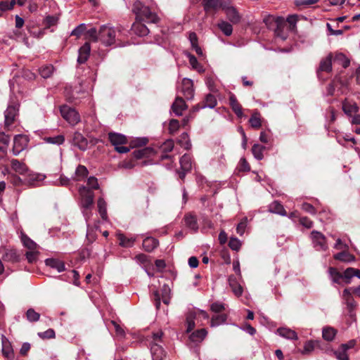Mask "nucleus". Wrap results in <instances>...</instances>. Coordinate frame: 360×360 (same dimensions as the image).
<instances>
[{"label":"nucleus","instance_id":"338daca9","mask_svg":"<svg viewBox=\"0 0 360 360\" xmlns=\"http://www.w3.org/2000/svg\"><path fill=\"white\" fill-rule=\"evenodd\" d=\"M247 223H248V219L245 217V218H243L240 221V222L238 224L236 231H237V233L238 234H240V236H242L244 233L245 229L247 226Z\"/></svg>","mask_w":360,"mask_h":360},{"label":"nucleus","instance_id":"6ab92c4d","mask_svg":"<svg viewBox=\"0 0 360 360\" xmlns=\"http://www.w3.org/2000/svg\"><path fill=\"white\" fill-rule=\"evenodd\" d=\"M25 25H27L28 32L34 37H40L44 34V32L37 26L38 24H15V27L18 30L23 27Z\"/></svg>","mask_w":360,"mask_h":360},{"label":"nucleus","instance_id":"ea45409f","mask_svg":"<svg viewBox=\"0 0 360 360\" xmlns=\"http://www.w3.org/2000/svg\"><path fill=\"white\" fill-rule=\"evenodd\" d=\"M177 142L186 150H189L191 148V143L188 134L186 132H184L181 134Z\"/></svg>","mask_w":360,"mask_h":360},{"label":"nucleus","instance_id":"de8ad7c7","mask_svg":"<svg viewBox=\"0 0 360 360\" xmlns=\"http://www.w3.org/2000/svg\"><path fill=\"white\" fill-rule=\"evenodd\" d=\"M44 141L46 143L59 146L64 143L65 138L63 135H58L53 137H45Z\"/></svg>","mask_w":360,"mask_h":360},{"label":"nucleus","instance_id":"09e8293b","mask_svg":"<svg viewBox=\"0 0 360 360\" xmlns=\"http://www.w3.org/2000/svg\"><path fill=\"white\" fill-rule=\"evenodd\" d=\"M53 67L51 65H46L39 68V74L43 78H49L53 72Z\"/></svg>","mask_w":360,"mask_h":360},{"label":"nucleus","instance_id":"f704fd0d","mask_svg":"<svg viewBox=\"0 0 360 360\" xmlns=\"http://www.w3.org/2000/svg\"><path fill=\"white\" fill-rule=\"evenodd\" d=\"M335 63L342 65L344 68H347L350 65V60L346 56L342 53H337L333 58Z\"/></svg>","mask_w":360,"mask_h":360},{"label":"nucleus","instance_id":"9b49d317","mask_svg":"<svg viewBox=\"0 0 360 360\" xmlns=\"http://www.w3.org/2000/svg\"><path fill=\"white\" fill-rule=\"evenodd\" d=\"M180 91L186 99H191L193 97L194 94L193 81L188 78H184L181 82Z\"/></svg>","mask_w":360,"mask_h":360},{"label":"nucleus","instance_id":"f03ea898","mask_svg":"<svg viewBox=\"0 0 360 360\" xmlns=\"http://www.w3.org/2000/svg\"><path fill=\"white\" fill-rule=\"evenodd\" d=\"M307 18L297 14L289 15L286 18L280 15H264L262 22H297L300 21H307Z\"/></svg>","mask_w":360,"mask_h":360},{"label":"nucleus","instance_id":"473e14b6","mask_svg":"<svg viewBox=\"0 0 360 360\" xmlns=\"http://www.w3.org/2000/svg\"><path fill=\"white\" fill-rule=\"evenodd\" d=\"M11 167L15 172L20 174H24L27 172V167L23 162H21L16 159L11 160Z\"/></svg>","mask_w":360,"mask_h":360},{"label":"nucleus","instance_id":"6e6d98bb","mask_svg":"<svg viewBox=\"0 0 360 360\" xmlns=\"http://www.w3.org/2000/svg\"><path fill=\"white\" fill-rule=\"evenodd\" d=\"M39 252L37 250H29L26 252L25 256L29 263H34L37 260Z\"/></svg>","mask_w":360,"mask_h":360},{"label":"nucleus","instance_id":"a211bd4d","mask_svg":"<svg viewBox=\"0 0 360 360\" xmlns=\"http://www.w3.org/2000/svg\"><path fill=\"white\" fill-rule=\"evenodd\" d=\"M229 100V105L234 113L237 115L238 117H242L243 116L242 106L238 103L236 96L233 94H231Z\"/></svg>","mask_w":360,"mask_h":360},{"label":"nucleus","instance_id":"c85d7f7f","mask_svg":"<svg viewBox=\"0 0 360 360\" xmlns=\"http://www.w3.org/2000/svg\"><path fill=\"white\" fill-rule=\"evenodd\" d=\"M117 238L119 240V245L124 248L132 247L136 240L135 238H127L122 233H117Z\"/></svg>","mask_w":360,"mask_h":360},{"label":"nucleus","instance_id":"9d476101","mask_svg":"<svg viewBox=\"0 0 360 360\" xmlns=\"http://www.w3.org/2000/svg\"><path fill=\"white\" fill-rule=\"evenodd\" d=\"M332 59L333 54L330 53L326 58L321 60L317 70V76L319 79H323L321 77L322 72H330L332 71Z\"/></svg>","mask_w":360,"mask_h":360},{"label":"nucleus","instance_id":"b1692460","mask_svg":"<svg viewBox=\"0 0 360 360\" xmlns=\"http://www.w3.org/2000/svg\"><path fill=\"white\" fill-rule=\"evenodd\" d=\"M155 153L153 148L146 147L141 149L135 150L132 155L134 158L139 160L145 157H150Z\"/></svg>","mask_w":360,"mask_h":360},{"label":"nucleus","instance_id":"ddd939ff","mask_svg":"<svg viewBox=\"0 0 360 360\" xmlns=\"http://www.w3.org/2000/svg\"><path fill=\"white\" fill-rule=\"evenodd\" d=\"M2 353L3 355L8 360L13 358V350L11 343L4 335H1Z\"/></svg>","mask_w":360,"mask_h":360},{"label":"nucleus","instance_id":"0eeeda50","mask_svg":"<svg viewBox=\"0 0 360 360\" xmlns=\"http://www.w3.org/2000/svg\"><path fill=\"white\" fill-rule=\"evenodd\" d=\"M269 24V29L274 30L275 35L285 40L288 37V30L294 29L296 24Z\"/></svg>","mask_w":360,"mask_h":360},{"label":"nucleus","instance_id":"4c0bfd02","mask_svg":"<svg viewBox=\"0 0 360 360\" xmlns=\"http://www.w3.org/2000/svg\"><path fill=\"white\" fill-rule=\"evenodd\" d=\"M98 212L103 220L107 219V204L103 198H99L97 202Z\"/></svg>","mask_w":360,"mask_h":360},{"label":"nucleus","instance_id":"052dcab7","mask_svg":"<svg viewBox=\"0 0 360 360\" xmlns=\"http://www.w3.org/2000/svg\"><path fill=\"white\" fill-rule=\"evenodd\" d=\"M335 357L338 360H349V356L347 354V351L340 347L337 351L334 352Z\"/></svg>","mask_w":360,"mask_h":360},{"label":"nucleus","instance_id":"774afa93","mask_svg":"<svg viewBox=\"0 0 360 360\" xmlns=\"http://www.w3.org/2000/svg\"><path fill=\"white\" fill-rule=\"evenodd\" d=\"M238 169L242 172H248L250 170V167L245 158H243L240 160Z\"/></svg>","mask_w":360,"mask_h":360},{"label":"nucleus","instance_id":"393cba45","mask_svg":"<svg viewBox=\"0 0 360 360\" xmlns=\"http://www.w3.org/2000/svg\"><path fill=\"white\" fill-rule=\"evenodd\" d=\"M45 263L47 266L56 269L58 272H62L65 271V264L63 261L53 259V258H49L45 260Z\"/></svg>","mask_w":360,"mask_h":360},{"label":"nucleus","instance_id":"e2e57ef3","mask_svg":"<svg viewBox=\"0 0 360 360\" xmlns=\"http://www.w3.org/2000/svg\"><path fill=\"white\" fill-rule=\"evenodd\" d=\"M86 38L93 41L99 40L98 33L95 29H90L86 33Z\"/></svg>","mask_w":360,"mask_h":360},{"label":"nucleus","instance_id":"4468645a","mask_svg":"<svg viewBox=\"0 0 360 360\" xmlns=\"http://www.w3.org/2000/svg\"><path fill=\"white\" fill-rule=\"evenodd\" d=\"M150 352L153 360H163L165 356V352L157 342L151 344Z\"/></svg>","mask_w":360,"mask_h":360},{"label":"nucleus","instance_id":"cd10ccee","mask_svg":"<svg viewBox=\"0 0 360 360\" xmlns=\"http://www.w3.org/2000/svg\"><path fill=\"white\" fill-rule=\"evenodd\" d=\"M269 211L271 213L280 214L281 216H286L287 212L285 210L283 205L278 201H274L269 205Z\"/></svg>","mask_w":360,"mask_h":360},{"label":"nucleus","instance_id":"7ed1b4c3","mask_svg":"<svg viewBox=\"0 0 360 360\" xmlns=\"http://www.w3.org/2000/svg\"><path fill=\"white\" fill-rule=\"evenodd\" d=\"M99 41L108 46L114 43L115 39V31L106 25L101 27L98 32Z\"/></svg>","mask_w":360,"mask_h":360},{"label":"nucleus","instance_id":"a18cd8bd","mask_svg":"<svg viewBox=\"0 0 360 360\" xmlns=\"http://www.w3.org/2000/svg\"><path fill=\"white\" fill-rule=\"evenodd\" d=\"M250 126L254 129H259L262 126L260 114L255 112L250 118Z\"/></svg>","mask_w":360,"mask_h":360},{"label":"nucleus","instance_id":"8fccbe9b","mask_svg":"<svg viewBox=\"0 0 360 360\" xmlns=\"http://www.w3.org/2000/svg\"><path fill=\"white\" fill-rule=\"evenodd\" d=\"M10 142V136L4 132H0V151L5 150Z\"/></svg>","mask_w":360,"mask_h":360},{"label":"nucleus","instance_id":"1a4fd4ad","mask_svg":"<svg viewBox=\"0 0 360 360\" xmlns=\"http://www.w3.org/2000/svg\"><path fill=\"white\" fill-rule=\"evenodd\" d=\"M311 238L314 247L316 250H326L328 245L325 236L321 232L313 231L311 233Z\"/></svg>","mask_w":360,"mask_h":360},{"label":"nucleus","instance_id":"5701e85b","mask_svg":"<svg viewBox=\"0 0 360 360\" xmlns=\"http://www.w3.org/2000/svg\"><path fill=\"white\" fill-rule=\"evenodd\" d=\"M276 333L288 340H297L298 338L297 333L288 328H279L277 329Z\"/></svg>","mask_w":360,"mask_h":360},{"label":"nucleus","instance_id":"4be33fe9","mask_svg":"<svg viewBox=\"0 0 360 360\" xmlns=\"http://www.w3.org/2000/svg\"><path fill=\"white\" fill-rule=\"evenodd\" d=\"M184 221L186 226L193 231V232H197L198 230V224L197 221L196 216L192 214H186L184 217Z\"/></svg>","mask_w":360,"mask_h":360},{"label":"nucleus","instance_id":"7c9ffc66","mask_svg":"<svg viewBox=\"0 0 360 360\" xmlns=\"http://www.w3.org/2000/svg\"><path fill=\"white\" fill-rule=\"evenodd\" d=\"M224 9L231 22H238L240 20V16L234 7L229 6Z\"/></svg>","mask_w":360,"mask_h":360},{"label":"nucleus","instance_id":"e433bc0d","mask_svg":"<svg viewBox=\"0 0 360 360\" xmlns=\"http://www.w3.org/2000/svg\"><path fill=\"white\" fill-rule=\"evenodd\" d=\"M131 30L139 36H146L149 32L145 24H131Z\"/></svg>","mask_w":360,"mask_h":360},{"label":"nucleus","instance_id":"412c9836","mask_svg":"<svg viewBox=\"0 0 360 360\" xmlns=\"http://www.w3.org/2000/svg\"><path fill=\"white\" fill-rule=\"evenodd\" d=\"M217 101L215 96L211 94H208L202 105H198L195 107V110H198L200 108H214L217 105Z\"/></svg>","mask_w":360,"mask_h":360},{"label":"nucleus","instance_id":"5fc2aeb1","mask_svg":"<svg viewBox=\"0 0 360 360\" xmlns=\"http://www.w3.org/2000/svg\"><path fill=\"white\" fill-rule=\"evenodd\" d=\"M26 317L29 321L35 322L39 319L40 314L31 308L27 311Z\"/></svg>","mask_w":360,"mask_h":360},{"label":"nucleus","instance_id":"79ce46f5","mask_svg":"<svg viewBox=\"0 0 360 360\" xmlns=\"http://www.w3.org/2000/svg\"><path fill=\"white\" fill-rule=\"evenodd\" d=\"M227 315L225 314H217L212 317L210 326L212 327L218 326L226 322Z\"/></svg>","mask_w":360,"mask_h":360},{"label":"nucleus","instance_id":"2f4dec72","mask_svg":"<svg viewBox=\"0 0 360 360\" xmlns=\"http://www.w3.org/2000/svg\"><path fill=\"white\" fill-rule=\"evenodd\" d=\"M229 283L234 295L237 297L240 296L243 293V288L238 283L236 278H234L233 276H230L229 278Z\"/></svg>","mask_w":360,"mask_h":360},{"label":"nucleus","instance_id":"0e129e2a","mask_svg":"<svg viewBox=\"0 0 360 360\" xmlns=\"http://www.w3.org/2000/svg\"><path fill=\"white\" fill-rule=\"evenodd\" d=\"M229 246L233 250H238L241 246L240 241L236 238H231L229 242Z\"/></svg>","mask_w":360,"mask_h":360},{"label":"nucleus","instance_id":"f8f14e48","mask_svg":"<svg viewBox=\"0 0 360 360\" xmlns=\"http://www.w3.org/2000/svg\"><path fill=\"white\" fill-rule=\"evenodd\" d=\"M72 144L81 150H86L88 147L87 139L79 132L74 133L72 140Z\"/></svg>","mask_w":360,"mask_h":360},{"label":"nucleus","instance_id":"a878e982","mask_svg":"<svg viewBox=\"0 0 360 360\" xmlns=\"http://www.w3.org/2000/svg\"><path fill=\"white\" fill-rule=\"evenodd\" d=\"M207 335V331L205 328H201L193 332L190 336L189 339L191 342H202Z\"/></svg>","mask_w":360,"mask_h":360},{"label":"nucleus","instance_id":"49530a36","mask_svg":"<svg viewBox=\"0 0 360 360\" xmlns=\"http://www.w3.org/2000/svg\"><path fill=\"white\" fill-rule=\"evenodd\" d=\"M5 261L15 262L19 260V255L15 250H10L5 252L3 256Z\"/></svg>","mask_w":360,"mask_h":360},{"label":"nucleus","instance_id":"39448f33","mask_svg":"<svg viewBox=\"0 0 360 360\" xmlns=\"http://www.w3.org/2000/svg\"><path fill=\"white\" fill-rule=\"evenodd\" d=\"M60 111L62 117L72 125H75L80 121V116L74 108L64 105L60 108Z\"/></svg>","mask_w":360,"mask_h":360},{"label":"nucleus","instance_id":"c756f323","mask_svg":"<svg viewBox=\"0 0 360 360\" xmlns=\"http://www.w3.org/2000/svg\"><path fill=\"white\" fill-rule=\"evenodd\" d=\"M205 11L207 13L217 10L221 6L220 0H202Z\"/></svg>","mask_w":360,"mask_h":360},{"label":"nucleus","instance_id":"bf43d9fd","mask_svg":"<svg viewBox=\"0 0 360 360\" xmlns=\"http://www.w3.org/2000/svg\"><path fill=\"white\" fill-rule=\"evenodd\" d=\"M319 1V0H295V4L297 7H307L317 3Z\"/></svg>","mask_w":360,"mask_h":360},{"label":"nucleus","instance_id":"3c124183","mask_svg":"<svg viewBox=\"0 0 360 360\" xmlns=\"http://www.w3.org/2000/svg\"><path fill=\"white\" fill-rule=\"evenodd\" d=\"M328 273L334 283H338L340 280L342 278V275L334 267H330Z\"/></svg>","mask_w":360,"mask_h":360},{"label":"nucleus","instance_id":"69168bd1","mask_svg":"<svg viewBox=\"0 0 360 360\" xmlns=\"http://www.w3.org/2000/svg\"><path fill=\"white\" fill-rule=\"evenodd\" d=\"M148 141V140L147 138H137L135 140L131 141V148L141 147V146H145V145H146Z\"/></svg>","mask_w":360,"mask_h":360},{"label":"nucleus","instance_id":"2eb2a0df","mask_svg":"<svg viewBox=\"0 0 360 360\" xmlns=\"http://www.w3.org/2000/svg\"><path fill=\"white\" fill-rule=\"evenodd\" d=\"M108 139L110 142L115 147L119 145H124L127 143V137L121 134L115 133V132H110L108 134Z\"/></svg>","mask_w":360,"mask_h":360},{"label":"nucleus","instance_id":"58836bf2","mask_svg":"<svg viewBox=\"0 0 360 360\" xmlns=\"http://www.w3.org/2000/svg\"><path fill=\"white\" fill-rule=\"evenodd\" d=\"M21 241L23 245L29 250H33L37 248V243L23 233H21Z\"/></svg>","mask_w":360,"mask_h":360},{"label":"nucleus","instance_id":"423d86ee","mask_svg":"<svg viewBox=\"0 0 360 360\" xmlns=\"http://www.w3.org/2000/svg\"><path fill=\"white\" fill-rule=\"evenodd\" d=\"M29 139L27 136L18 134L14 136L12 153L15 156L18 155L27 146Z\"/></svg>","mask_w":360,"mask_h":360},{"label":"nucleus","instance_id":"c03bdc74","mask_svg":"<svg viewBox=\"0 0 360 360\" xmlns=\"http://www.w3.org/2000/svg\"><path fill=\"white\" fill-rule=\"evenodd\" d=\"M334 258L337 260H340L345 262H351L354 261L355 257L347 252H341L334 255Z\"/></svg>","mask_w":360,"mask_h":360},{"label":"nucleus","instance_id":"a19ab883","mask_svg":"<svg viewBox=\"0 0 360 360\" xmlns=\"http://www.w3.org/2000/svg\"><path fill=\"white\" fill-rule=\"evenodd\" d=\"M196 316V313L194 311H190L186 316V333H190L192 330L194 329L195 326V319Z\"/></svg>","mask_w":360,"mask_h":360},{"label":"nucleus","instance_id":"680f3d73","mask_svg":"<svg viewBox=\"0 0 360 360\" xmlns=\"http://www.w3.org/2000/svg\"><path fill=\"white\" fill-rule=\"evenodd\" d=\"M179 128V122L177 120L172 119L169 122V132L170 134H174L178 131Z\"/></svg>","mask_w":360,"mask_h":360},{"label":"nucleus","instance_id":"f257e3e1","mask_svg":"<svg viewBox=\"0 0 360 360\" xmlns=\"http://www.w3.org/2000/svg\"><path fill=\"white\" fill-rule=\"evenodd\" d=\"M151 0H136L132 6L136 22H158L160 20L150 8Z\"/></svg>","mask_w":360,"mask_h":360},{"label":"nucleus","instance_id":"864d4df0","mask_svg":"<svg viewBox=\"0 0 360 360\" xmlns=\"http://www.w3.org/2000/svg\"><path fill=\"white\" fill-rule=\"evenodd\" d=\"M174 147V143L172 139L166 140L161 146V150L163 153H167L171 152Z\"/></svg>","mask_w":360,"mask_h":360},{"label":"nucleus","instance_id":"f3484780","mask_svg":"<svg viewBox=\"0 0 360 360\" xmlns=\"http://www.w3.org/2000/svg\"><path fill=\"white\" fill-rule=\"evenodd\" d=\"M187 108L184 100L177 96L172 105V110L176 116H181L182 112Z\"/></svg>","mask_w":360,"mask_h":360},{"label":"nucleus","instance_id":"603ef678","mask_svg":"<svg viewBox=\"0 0 360 360\" xmlns=\"http://www.w3.org/2000/svg\"><path fill=\"white\" fill-rule=\"evenodd\" d=\"M88 174V170L86 167L83 165H79L75 171V175L77 176V178L75 179L76 181H79L82 179L86 176Z\"/></svg>","mask_w":360,"mask_h":360},{"label":"nucleus","instance_id":"c9c22d12","mask_svg":"<svg viewBox=\"0 0 360 360\" xmlns=\"http://www.w3.org/2000/svg\"><path fill=\"white\" fill-rule=\"evenodd\" d=\"M181 169L184 171H190L192 167L191 158L188 154H184L179 160Z\"/></svg>","mask_w":360,"mask_h":360},{"label":"nucleus","instance_id":"aec40b11","mask_svg":"<svg viewBox=\"0 0 360 360\" xmlns=\"http://www.w3.org/2000/svg\"><path fill=\"white\" fill-rule=\"evenodd\" d=\"M342 110L347 115L352 117V114L359 112V108L355 102H349L345 100L342 102Z\"/></svg>","mask_w":360,"mask_h":360},{"label":"nucleus","instance_id":"6e6552de","mask_svg":"<svg viewBox=\"0 0 360 360\" xmlns=\"http://www.w3.org/2000/svg\"><path fill=\"white\" fill-rule=\"evenodd\" d=\"M18 111V104H10L6 110L4 112V127L7 130H10V127L14 122Z\"/></svg>","mask_w":360,"mask_h":360},{"label":"nucleus","instance_id":"dca6fc26","mask_svg":"<svg viewBox=\"0 0 360 360\" xmlns=\"http://www.w3.org/2000/svg\"><path fill=\"white\" fill-rule=\"evenodd\" d=\"M91 51V46L89 42L84 43V44L79 49V56L77 58V62L79 64L84 63L89 58Z\"/></svg>","mask_w":360,"mask_h":360},{"label":"nucleus","instance_id":"20e7f679","mask_svg":"<svg viewBox=\"0 0 360 360\" xmlns=\"http://www.w3.org/2000/svg\"><path fill=\"white\" fill-rule=\"evenodd\" d=\"M81 196V206L85 208H92L94 205V192L86 186H82L79 189Z\"/></svg>","mask_w":360,"mask_h":360},{"label":"nucleus","instance_id":"bb28decb","mask_svg":"<svg viewBox=\"0 0 360 360\" xmlns=\"http://www.w3.org/2000/svg\"><path fill=\"white\" fill-rule=\"evenodd\" d=\"M159 244L157 239L153 237H147L143 241V248L146 252H152Z\"/></svg>","mask_w":360,"mask_h":360},{"label":"nucleus","instance_id":"13d9d810","mask_svg":"<svg viewBox=\"0 0 360 360\" xmlns=\"http://www.w3.org/2000/svg\"><path fill=\"white\" fill-rule=\"evenodd\" d=\"M219 29L226 36H230L233 32L231 24H217Z\"/></svg>","mask_w":360,"mask_h":360},{"label":"nucleus","instance_id":"72a5a7b5","mask_svg":"<svg viewBox=\"0 0 360 360\" xmlns=\"http://www.w3.org/2000/svg\"><path fill=\"white\" fill-rule=\"evenodd\" d=\"M337 330L330 326L324 327L322 330L323 338L326 341H332L336 335Z\"/></svg>","mask_w":360,"mask_h":360},{"label":"nucleus","instance_id":"4d7b16f0","mask_svg":"<svg viewBox=\"0 0 360 360\" xmlns=\"http://www.w3.org/2000/svg\"><path fill=\"white\" fill-rule=\"evenodd\" d=\"M15 4V1L12 0L11 2L8 1H2L0 2V13L1 15L2 13L6 11H8L13 8V5Z\"/></svg>","mask_w":360,"mask_h":360},{"label":"nucleus","instance_id":"37998d69","mask_svg":"<svg viewBox=\"0 0 360 360\" xmlns=\"http://www.w3.org/2000/svg\"><path fill=\"white\" fill-rule=\"evenodd\" d=\"M264 149H265L264 146L255 143L253 145V146L252 148V153L254 157L257 160H261L264 158L263 152H264Z\"/></svg>","mask_w":360,"mask_h":360}]
</instances>
